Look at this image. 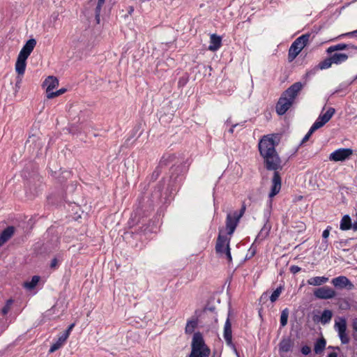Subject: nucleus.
I'll return each mask as SVG.
<instances>
[{"label": "nucleus", "mask_w": 357, "mask_h": 357, "mask_svg": "<svg viewBox=\"0 0 357 357\" xmlns=\"http://www.w3.org/2000/svg\"><path fill=\"white\" fill-rule=\"evenodd\" d=\"M274 135H264L258 143V149L261 157L264 160V166L268 171H273L270 198L278 195L281 189L282 178L279 170L283 168L282 161L276 151L278 145L273 137Z\"/></svg>", "instance_id": "obj_1"}, {"label": "nucleus", "mask_w": 357, "mask_h": 357, "mask_svg": "<svg viewBox=\"0 0 357 357\" xmlns=\"http://www.w3.org/2000/svg\"><path fill=\"white\" fill-rule=\"evenodd\" d=\"M211 349L206 344L203 335L198 331L194 333L191 342V352L188 357H208Z\"/></svg>", "instance_id": "obj_2"}, {"label": "nucleus", "mask_w": 357, "mask_h": 357, "mask_svg": "<svg viewBox=\"0 0 357 357\" xmlns=\"http://www.w3.org/2000/svg\"><path fill=\"white\" fill-rule=\"evenodd\" d=\"M155 199L149 196L143 195L138 199V203L136 208L135 215L139 216L137 222H139L140 218L149 216L154 209Z\"/></svg>", "instance_id": "obj_3"}, {"label": "nucleus", "mask_w": 357, "mask_h": 357, "mask_svg": "<svg viewBox=\"0 0 357 357\" xmlns=\"http://www.w3.org/2000/svg\"><path fill=\"white\" fill-rule=\"evenodd\" d=\"M310 37V33H305L299 36L293 42L289 50V61L291 62L296 59V57L308 43Z\"/></svg>", "instance_id": "obj_4"}, {"label": "nucleus", "mask_w": 357, "mask_h": 357, "mask_svg": "<svg viewBox=\"0 0 357 357\" xmlns=\"http://www.w3.org/2000/svg\"><path fill=\"white\" fill-rule=\"evenodd\" d=\"M42 181L38 176L31 177L24 184L26 196L29 199H33L41 191Z\"/></svg>", "instance_id": "obj_5"}, {"label": "nucleus", "mask_w": 357, "mask_h": 357, "mask_svg": "<svg viewBox=\"0 0 357 357\" xmlns=\"http://www.w3.org/2000/svg\"><path fill=\"white\" fill-rule=\"evenodd\" d=\"M230 310L228 313V317L225 321L224 326L223 337L227 344L230 347L236 354L237 357H240L239 353L237 351L235 344L232 342V331H231V323L229 319Z\"/></svg>", "instance_id": "obj_6"}, {"label": "nucleus", "mask_w": 357, "mask_h": 357, "mask_svg": "<svg viewBox=\"0 0 357 357\" xmlns=\"http://www.w3.org/2000/svg\"><path fill=\"white\" fill-rule=\"evenodd\" d=\"M335 329L337 331L342 344H346L349 342V337L347 334V321L344 318H340L339 321H335Z\"/></svg>", "instance_id": "obj_7"}, {"label": "nucleus", "mask_w": 357, "mask_h": 357, "mask_svg": "<svg viewBox=\"0 0 357 357\" xmlns=\"http://www.w3.org/2000/svg\"><path fill=\"white\" fill-rule=\"evenodd\" d=\"M353 154V150L349 148L339 149L330 154L329 159L331 161H344Z\"/></svg>", "instance_id": "obj_8"}, {"label": "nucleus", "mask_w": 357, "mask_h": 357, "mask_svg": "<svg viewBox=\"0 0 357 357\" xmlns=\"http://www.w3.org/2000/svg\"><path fill=\"white\" fill-rule=\"evenodd\" d=\"M304 84L301 82H297L287 88L282 94L291 102H294L295 98L298 95L299 92L303 88Z\"/></svg>", "instance_id": "obj_9"}, {"label": "nucleus", "mask_w": 357, "mask_h": 357, "mask_svg": "<svg viewBox=\"0 0 357 357\" xmlns=\"http://www.w3.org/2000/svg\"><path fill=\"white\" fill-rule=\"evenodd\" d=\"M30 54L24 50H21L16 63H15V70L19 75H24L26 66V59L29 56Z\"/></svg>", "instance_id": "obj_10"}, {"label": "nucleus", "mask_w": 357, "mask_h": 357, "mask_svg": "<svg viewBox=\"0 0 357 357\" xmlns=\"http://www.w3.org/2000/svg\"><path fill=\"white\" fill-rule=\"evenodd\" d=\"M331 283L335 288L340 289H345L347 290H352L354 289V284L344 275L333 278Z\"/></svg>", "instance_id": "obj_11"}, {"label": "nucleus", "mask_w": 357, "mask_h": 357, "mask_svg": "<svg viewBox=\"0 0 357 357\" xmlns=\"http://www.w3.org/2000/svg\"><path fill=\"white\" fill-rule=\"evenodd\" d=\"M314 295L319 299H331L336 296V292L332 288L324 286L316 289L314 291Z\"/></svg>", "instance_id": "obj_12"}, {"label": "nucleus", "mask_w": 357, "mask_h": 357, "mask_svg": "<svg viewBox=\"0 0 357 357\" xmlns=\"http://www.w3.org/2000/svg\"><path fill=\"white\" fill-rule=\"evenodd\" d=\"M293 103V102L287 99L286 97L281 96L275 106L277 114L280 116L284 114Z\"/></svg>", "instance_id": "obj_13"}, {"label": "nucleus", "mask_w": 357, "mask_h": 357, "mask_svg": "<svg viewBox=\"0 0 357 357\" xmlns=\"http://www.w3.org/2000/svg\"><path fill=\"white\" fill-rule=\"evenodd\" d=\"M269 218L270 212L264 215L265 223L263 227L261 229L260 231L259 232L258 235L257 236L255 241V242L261 241L269 235L270 231L271 229V225L269 223Z\"/></svg>", "instance_id": "obj_14"}, {"label": "nucleus", "mask_w": 357, "mask_h": 357, "mask_svg": "<svg viewBox=\"0 0 357 357\" xmlns=\"http://www.w3.org/2000/svg\"><path fill=\"white\" fill-rule=\"evenodd\" d=\"M230 238H227V236L222 235L220 232L217 238L216 244H215V252L220 257L223 256V252L225 251V248L226 245H229Z\"/></svg>", "instance_id": "obj_15"}, {"label": "nucleus", "mask_w": 357, "mask_h": 357, "mask_svg": "<svg viewBox=\"0 0 357 357\" xmlns=\"http://www.w3.org/2000/svg\"><path fill=\"white\" fill-rule=\"evenodd\" d=\"M239 221L233 213H228L227 215L226 230L228 235L231 236L234 234Z\"/></svg>", "instance_id": "obj_16"}, {"label": "nucleus", "mask_w": 357, "mask_h": 357, "mask_svg": "<svg viewBox=\"0 0 357 357\" xmlns=\"http://www.w3.org/2000/svg\"><path fill=\"white\" fill-rule=\"evenodd\" d=\"M49 169L52 176L61 183L66 182L71 176V172L70 171L59 169L57 172L54 170L51 167H49Z\"/></svg>", "instance_id": "obj_17"}, {"label": "nucleus", "mask_w": 357, "mask_h": 357, "mask_svg": "<svg viewBox=\"0 0 357 357\" xmlns=\"http://www.w3.org/2000/svg\"><path fill=\"white\" fill-rule=\"evenodd\" d=\"M166 183L165 178H162L155 186L153 192L151 193V197L155 199L157 202L160 200L162 197V190L165 188Z\"/></svg>", "instance_id": "obj_18"}, {"label": "nucleus", "mask_w": 357, "mask_h": 357, "mask_svg": "<svg viewBox=\"0 0 357 357\" xmlns=\"http://www.w3.org/2000/svg\"><path fill=\"white\" fill-rule=\"evenodd\" d=\"M187 168L185 164H180L178 165H173L170 169L171 178H174L175 181L180 175H183L187 172Z\"/></svg>", "instance_id": "obj_19"}, {"label": "nucleus", "mask_w": 357, "mask_h": 357, "mask_svg": "<svg viewBox=\"0 0 357 357\" xmlns=\"http://www.w3.org/2000/svg\"><path fill=\"white\" fill-rule=\"evenodd\" d=\"M279 352L287 353L292 350L294 347V342L290 337H283L280 342L279 344Z\"/></svg>", "instance_id": "obj_20"}, {"label": "nucleus", "mask_w": 357, "mask_h": 357, "mask_svg": "<svg viewBox=\"0 0 357 357\" xmlns=\"http://www.w3.org/2000/svg\"><path fill=\"white\" fill-rule=\"evenodd\" d=\"M43 85L46 86V93L49 95V93H52V91L59 85V80L56 77L49 76L45 79Z\"/></svg>", "instance_id": "obj_21"}, {"label": "nucleus", "mask_w": 357, "mask_h": 357, "mask_svg": "<svg viewBox=\"0 0 357 357\" xmlns=\"http://www.w3.org/2000/svg\"><path fill=\"white\" fill-rule=\"evenodd\" d=\"M15 228L13 226H8L0 234V247L6 243L14 234Z\"/></svg>", "instance_id": "obj_22"}, {"label": "nucleus", "mask_w": 357, "mask_h": 357, "mask_svg": "<svg viewBox=\"0 0 357 357\" xmlns=\"http://www.w3.org/2000/svg\"><path fill=\"white\" fill-rule=\"evenodd\" d=\"M211 45L208 50L213 52L218 50L222 45V38L215 33L211 35Z\"/></svg>", "instance_id": "obj_23"}, {"label": "nucleus", "mask_w": 357, "mask_h": 357, "mask_svg": "<svg viewBox=\"0 0 357 357\" xmlns=\"http://www.w3.org/2000/svg\"><path fill=\"white\" fill-rule=\"evenodd\" d=\"M333 317V313L330 310H324L321 317L314 316L313 320L314 321H321L323 324L328 323Z\"/></svg>", "instance_id": "obj_24"}, {"label": "nucleus", "mask_w": 357, "mask_h": 357, "mask_svg": "<svg viewBox=\"0 0 357 357\" xmlns=\"http://www.w3.org/2000/svg\"><path fill=\"white\" fill-rule=\"evenodd\" d=\"M330 56L333 63L336 65L341 64L342 63L346 61L349 58V56L347 54L337 52L331 54Z\"/></svg>", "instance_id": "obj_25"}, {"label": "nucleus", "mask_w": 357, "mask_h": 357, "mask_svg": "<svg viewBox=\"0 0 357 357\" xmlns=\"http://www.w3.org/2000/svg\"><path fill=\"white\" fill-rule=\"evenodd\" d=\"M67 339L68 338L66 337L63 334L61 335H60L59 337L58 340H56V342L51 346V347L49 350V353H50V354L54 353V351L59 349L63 346V344L66 342Z\"/></svg>", "instance_id": "obj_26"}, {"label": "nucleus", "mask_w": 357, "mask_h": 357, "mask_svg": "<svg viewBox=\"0 0 357 357\" xmlns=\"http://www.w3.org/2000/svg\"><path fill=\"white\" fill-rule=\"evenodd\" d=\"M352 222L351 219L349 215H344L340 222V229L345 231L351 229Z\"/></svg>", "instance_id": "obj_27"}, {"label": "nucleus", "mask_w": 357, "mask_h": 357, "mask_svg": "<svg viewBox=\"0 0 357 357\" xmlns=\"http://www.w3.org/2000/svg\"><path fill=\"white\" fill-rule=\"evenodd\" d=\"M328 278L326 277L317 276V277H313V278H311L310 279H309L307 280V283L310 285H312V286H320V285L326 283V282H328Z\"/></svg>", "instance_id": "obj_28"}, {"label": "nucleus", "mask_w": 357, "mask_h": 357, "mask_svg": "<svg viewBox=\"0 0 357 357\" xmlns=\"http://www.w3.org/2000/svg\"><path fill=\"white\" fill-rule=\"evenodd\" d=\"M326 344V340L324 337L318 339L314 343V351L315 354H321L325 349Z\"/></svg>", "instance_id": "obj_29"}, {"label": "nucleus", "mask_w": 357, "mask_h": 357, "mask_svg": "<svg viewBox=\"0 0 357 357\" xmlns=\"http://www.w3.org/2000/svg\"><path fill=\"white\" fill-rule=\"evenodd\" d=\"M335 108L329 107L328 109L324 114H321L318 118H319L324 123H326L331 120V119L335 114Z\"/></svg>", "instance_id": "obj_30"}, {"label": "nucleus", "mask_w": 357, "mask_h": 357, "mask_svg": "<svg viewBox=\"0 0 357 357\" xmlns=\"http://www.w3.org/2000/svg\"><path fill=\"white\" fill-rule=\"evenodd\" d=\"M335 108L329 107L328 109L324 114H321L318 118H319L324 123H326L331 120V119L335 114Z\"/></svg>", "instance_id": "obj_31"}, {"label": "nucleus", "mask_w": 357, "mask_h": 357, "mask_svg": "<svg viewBox=\"0 0 357 357\" xmlns=\"http://www.w3.org/2000/svg\"><path fill=\"white\" fill-rule=\"evenodd\" d=\"M49 202L51 204H59L61 203L63 201L65 200L64 195H57L56 193H52L47 197Z\"/></svg>", "instance_id": "obj_32"}, {"label": "nucleus", "mask_w": 357, "mask_h": 357, "mask_svg": "<svg viewBox=\"0 0 357 357\" xmlns=\"http://www.w3.org/2000/svg\"><path fill=\"white\" fill-rule=\"evenodd\" d=\"M348 50V45L346 43H339L335 45L330 46L327 50L326 52L331 54L334 52Z\"/></svg>", "instance_id": "obj_33"}, {"label": "nucleus", "mask_w": 357, "mask_h": 357, "mask_svg": "<svg viewBox=\"0 0 357 357\" xmlns=\"http://www.w3.org/2000/svg\"><path fill=\"white\" fill-rule=\"evenodd\" d=\"M197 324H198V322H197V319H192V320L188 321L186 326H185V333L186 334L192 333L194 332L195 329L197 328Z\"/></svg>", "instance_id": "obj_34"}, {"label": "nucleus", "mask_w": 357, "mask_h": 357, "mask_svg": "<svg viewBox=\"0 0 357 357\" xmlns=\"http://www.w3.org/2000/svg\"><path fill=\"white\" fill-rule=\"evenodd\" d=\"M36 45V39L31 38L26 42V43L24 45V46L22 47V49L31 54V53L33 50Z\"/></svg>", "instance_id": "obj_35"}, {"label": "nucleus", "mask_w": 357, "mask_h": 357, "mask_svg": "<svg viewBox=\"0 0 357 357\" xmlns=\"http://www.w3.org/2000/svg\"><path fill=\"white\" fill-rule=\"evenodd\" d=\"M40 276L34 275L32 277L31 280L24 283V287L28 289H34L40 281Z\"/></svg>", "instance_id": "obj_36"}, {"label": "nucleus", "mask_w": 357, "mask_h": 357, "mask_svg": "<svg viewBox=\"0 0 357 357\" xmlns=\"http://www.w3.org/2000/svg\"><path fill=\"white\" fill-rule=\"evenodd\" d=\"M174 158V155H168V156H165V155H163L160 162H159V164L157 167H160V168L162 169V168L163 167H165L167 165H168L170 162H172L173 161V159Z\"/></svg>", "instance_id": "obj_37"}, {"label": "nucleus", "mask_w": 357, "mask_h": 357, "mask_svg": "<svg viewBox=\"0 0 357 357\" xmlns=\"http://www.w3.org/2000/svg\"><path fill=\"white\" fill-rule=\"evenodd\" d=\"M288 317H289V310L288 308L284 309L280 315V326L281 327H284L288 322Z\"/></svg>", "instance_id": "obj_38"}, {"label": "nucleus", "mask_w": 357, "mask_h": 357, "mask_svg": "<svg viewBox=\"0 0 357 357\" xmlns=\"http://www.w3.org/2000/svg\"><path fill=\"white\" fill-rule=\"evenodd\" d=\"M284 287L280 285L272 293L269 297L271 303H275L278 299Z\"/></svg>", "instance_id": "obj_39"}, {"label": "nucleus", "mask_w": 357, "mask_h": 357, "mask_svg": "<svg viewBox=\"0 0 357 357\" xmlns=\"http://www.w3.org/2000/svg\"><path fill=\"white\" fill-rule=\"evenodd\" d=\"M333 64L332 60L331 59V56L325 59L324 61H321L318 65L317 68L319 70H324L329 68Z\"/></svg>", "instance_id": "obj_40"}, {"label": "nucleus", "mask_w": 357, "mask_h": 357, "mask_svg": "<svg viewBox=\"0 0 357 357\" xmlns=\"http://www.w3.org/2000/svg\"><path fill=\"white\" fill-rule=\"evenodd\" d=\"M162 172V169L160 167H156L152 174L149 177V182L155 181Z\"/></svg>", "instance_id": "obj_41"}, {"label": "nucleus", "mask_w": 357, "mask_h": 357, "mask_svg": "<svg viewBox=\"0 0 357 357\" xmlns=\"http://www.w3.org/2000/svg\"><path fill=\"white\" fill-rule=\"evenodd\" d=\"M350 240H351V238L342 239L340 241H336L334 242V245L335 246V248L337 249H342L344 247L347 245V244Z\"/></svg>", "instance_id": "obj_42"}, {"label": "nucleus", "mask_w": 357, "mask_h": 357, "mask_svg": "<svg viewBox=\"0 0 357 357\" xmlns=\"http://www.w3.org/2000/svg\"><path fill=\"white\" fill-rule=\"evenodd\" d=\"M66 91V89L65 88H61L55 92L49 93V95H47V98L48 99H52V98H54L55 97L62 95Z\"/></svg>", "instance_id": "obj_43"}, {"label": "nucleus", "mask_w": 357, "mask_h": 357, "mask_svg": "<svg viewBox=\"0 0 357 357\" xmlns=\"http://www.w3.org/2000/svg\"><path fill=\"white\" fill-rule=\"evenodd\" d=\"M245 210H246V206H245V204L244 202H243L242 204V206H241V208L239 211V212L238 213L237 211H234L233 213V214L236 216V218H237L239 220L240 219L243 217V215H244L245 212Z\"/></svg>", "instance_id": "obj_44"}, {"label": "nucleus", "mask_w": 357, "mask_h": 357, "mask_svg": "<svg viewBox=\"0 0 357 357\" xmlns=\"http://www.w3.org/2000/svg\"><path fill=\"white\" fill-rule=\"evenodd\" d=\"M189 77L187 74L183 75L178 79V86L179 88L184 86L188 82Z\"/></svg>", "instance_id": "obj_45"}, {"label": "nucleus", "mask_w": 357, "mask_h": 357, "mask_svg": "<svg viewBox=\"0 0 357 357\" xmlns=\"http://www.w3.org/2000/svg\"><path fill=\"white\" fill-rule=\"evenodd\" d=\"M223 255L225 256L227 260L229 263L231 262L232 257L230 252V248L229 245H226V247L225 248V251L223 252Z\"/></svg>", "instance_id": "obj_46"}, {"label": "nucleus", "mask_w": 357, "mask_h": 357, "mask_svg": "<svg viewBox=\"0 0 357 357\" xmlns=\"http://www.w3.org/2000/svg\"><path fill=\"white\" fill-rule=\"evenodd\" d=\"M12 303H13V300H11V299H9L7 301L6 304L1 309L2 314L5 315L8 312V311L10 310V306L12 304Z\"/></svg>", "instance_id": "obj_47"}, {"label": "nucleus", "mask_w": 357, "mask_h": 357, "mask_svg": "<svg viewBox=\"0 0 357 357\" xmlns=\"http://www.w3.org/2000/svg\"><path fill=\"white\" fill-rule=\"evenodd\" d=\"M319 68H317V66H316L315 67H314L312 69H311L310 70L307 71L305 75V79H308L310 78V77L314 75L319 70Z\"/></svg>", "instance_id": "obj_48"}, {"label": "nucleus", "mask_w": 357, "mask_h": 357, "mask_svg": "<svg viewBox=\"0 0 357 357\" xmlns=\"http://www.w3.org/2000/svg\"><path fill=\"white\" fill-rule=\"evenodd\" d=\"M269 297L270 296H268L267 291L264 292L259 299V304H264L266 302H267Z\"/></svg>", "instance_id": "obj_49"}, {"label": "nucleus", "mask_w": 357, "mask_h": 357, "mask_svg": "<svg viewBox=\"0 0 357 357\" xmlns=\"http://www.w3.org/2000/svg\"><path fill=\"white\" fill-rule=\"evenodd\" d=\"M209 311L211 312H215V306L211 304L210 302H208L206 306L204 308V312Z\"/></svg>", "instance_id": "obj_50"}, {"label": "nucleus", "mask_w": 357, "mask_h": 357, "mask_svg": "<svg viewBox=\"0 0 357 357\" xmlns=\"http://www.w3.org/2000/svg\"><path fill=\"white\" fill-rule=\"evenodd\" d=\"M331 227L330 226H328L324 231H323V234H322V237L324 239H326L328 236H329V234H330V230H331ZM323 243H324L326 244V247H327V240H325Z\"/></svg>", "instance_id": "obj_51"}, {"label": "nucleus", "mask_w": 357, "mask_h": 357, "mask_svg": "<svg viewBox=\"0 0 357 357\" xmlns=\"http://www.w3.org/2000/svg\"><path fill=\"white\" fill-rule=\"evenodd\" d=\"M301 351L303 355L306 356L311 353V348L307 345H305L301 347Z\"/></svg>", "instance_id": "obj_52"}, {"label": "nucleus", "mask_w": 357, "mask_h": 357, "mask_svg": "<svg viewBox=\"0 0 357 357\" xmlns=\"http://www.w3.org/2000/svg\"><path fill=\"white\" fill-rule=\"evenodd\" d=\"M74 326H75V324H71L70 325H69L68 328L63 333V335L66 337L68 338V337L70 335V332L73 330Z\"/></svg>", "instance_id": "obj_53"}, {"label": "nucleus", "mask_w": 357, "mask_h": 357, "mask_svg": "<svg viewBox=\"0 0 357 357\" xmlns=\"http://www.w3.org/2000/svg\"><path fill=\"white\" fill-rule=\"evenodd\" d=\"M102 5L103 4H100V3L98 2V4L95 9L96 18H98V17L100 16Z\"/></svg>", "instance_id": "obj_54"}, {"label": "nucleus", "mask_w": 357, "mask_h": 357, "mask_svg": "<svg viewBox=\"0 0 357 357\" xmlns=\"http://www.w3.org/2000/svg\"><path fill=\"white\" fill-rule=\"evenodd\" d=\"M313 124L318 130L319 128L323 127L326 123H324L319 118H318Z\"/></svg>", "instance_id": "obj_55"}, {"label": "nucleus", "mask_w": 357, "mask_h": 357, "mask_svg": "<svg viewBox=\"0 0 357 357\" xmlns=\"http://www.w3.org/2000/svg\"><path fill=\"white\" fill-rule=\"evenodd\" d=\"M58 266V259L54 257L52 259L50 267L52 269H56Z\"/></svg>", "instance_id": "obj_56"}, {"label": "nucleus", "mask_w": 357, "mask_h": 357, "mask_svg": "<svg viewBox=\"0 0 357 357\" xmlns=\"http://www.w3.org/2000/svg\"><path fill=\"white\" fill-rule=\"evenodd\" d=\"M300 271H301V268H300V267H298V266H295V265H294V266H291L290 267V271H291L292 273H294V274L297 273H298V272H299Z\"/></svg>", "instance_id": "obj_57"}, {"label": "nucleus", "mask_w": 357, "mask_h": 357, "mask_svg": "<svg viewBox=\"0 0 357 357\" xmlns=\"http://www.w3.org/2000/svg\"><path fill=\"white\" fill-rule=\"evenodd\" d=\"M340 36H351V37H357V29L345 34H342Z\"/></svg>", "instance_id": "obj_58"}, {"label": "nucleus", "mask_w": 357, "mask_h": 357, "mask_svg": "<svg viewBox=\"0 0 357 357\" xmlns=\"http://www.w3.org/2000/svg\"><path fill=\"white\" fill-rule=\"evenodd\" d=\"M344 303V306L342 307V309H349L350 308V304L346 299H342Z\"/></svg>", "instance_id": "obj_59"}, {"label": "nucleus", "mask_w": 357, "mask_h": 357, "mask_svg": "<svg viewBox=\"0 0 357 357\" xmlns=\"http://www.w3.org/2000/svg\"><path fill=\"white\" fill-rule=\"evenodd\" d=\"M352 328L354 331L357 332V318H355L352 321Z\"/></svg>", "instance_id": "obj_60"}, {"label": "nucleus", "mask_w": 357, "mask_h": 357, "mask_svg": "<svg viewBox=\"0 0 357 357\" xmlns=\"http://www.w3.org/2000/svg\"><path fill=\"white\" fill-rule=\"evenodd\" d=\"M249 252H250V256L248 257V259H250L251 257L255 256V255L256 254V249L255 248H252V246L250 248Z\"/></svg>", "instance_id": "obj_61"}, {"label": "nucleus", "mask_w": 357, "mask_h": 357, "mask_svg": "<svg viewBox=\"0 0 357 357\" xmlns=\"http://www.w3.org/2000/svg\"><path fill=\"white\" fill-rule=\"evenodd\" d=\"M310 137H311V136H310L308 134H306V135H305V137H303V139H302V141H301V144H304V143H305V142H306L307 141H308Z\"/></svg>", "instance_id": "obj_62"}, {"label": "nucleus", "mask_w": 357, "mask_h": 357, "mask_svg": "<svg viewBox=\"0 0 357 357\" xmlns=\"http://www.w3.org/2000/svg\"><path fill=\"white\" fill-rule=\"evenodd\" d=\"M347 45H348V49L357 50V46L353 44H347Z\"/></svg>", "instance_id": "obj_63"}, {"label": "nucleus", "mask_w": 357, "mask_h": 357, "mask_svg": "<svg viewBox=\"0 0 357 357\" xmlns=\"http://www.w3.org/2000/svg\"><path fill=\"white\" fill-rule=\"evenodd\" d=\"M327 357H337V354L335 352L330 353Z\"/></svg>", "instance_id": "obj_64"}]
</instances>
